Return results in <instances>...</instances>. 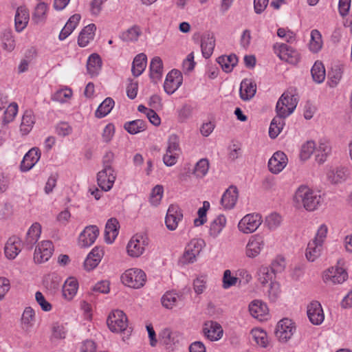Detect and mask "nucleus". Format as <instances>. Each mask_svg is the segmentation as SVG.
Returning a JSON list of instances; mask_svg holds the SVG:
<instances>
[{
    "instance_id": "1",
    "label": "nucleus",
    "mask_w": 352,
    "mask_h": 352,
    "mask_svg": "<svg viewBox=\"0 0 352 352\" xmlns=\"http://www.w3.org/2000/svg\"><path fill=\"white\" fill-rule=\"evenodd\" d=\"M294 201L309 211L318 208L321 203V196L319 192H316L307 186H300L296 191Z\"/></svg>"
},
{
    "instance_id": "2",
    "label": "nucleus",
    "mask_w": 352,
    "mask_h": 352,
    "mask_svg": "<svg viewBox=\"0 0 352 352\" xmlns=\"http://www.w3.org/2000/svg\"><path fill=\"white\" fill-rule=\"evenodd\" d=\"M113 153H107L103 160V168L97 174V183L104 191L110 190L116 181V175L111 166Z\"/></svg>"
},
{
    "instance_id": "3",
    "label": "nucleus",
    "mask_w": 352,
    "mask_h": 352,
    "mask_svg": "<svg viewBox=\"0 0 352 352\" xmlns=\"http://www.w3.org/2000/svg\"><path fill=\"white\" fill-rule=\"evenodd\" d=\"M297 104L298 100L294 91L292 89L287 90L282 94L276 103V113L282 117H288L295 110Z\"/></svg>"
},
{
    "instance_id": "4",
    "label": "nucleus",
    "mask_w": 352,
    "mask_h": 352,
    "mask_svg": "<svg viewBox=\"0 0 352 352\" xmlns=\"http://www.w3.org/2000/svg\"><path fill=\"white\" fill-rule=\"evenodd\" d=\"M146 280L144 272L138 268L129 269L121 276V280L125 285L135 289L143 287Z\"/></svg>"
},
{
    "instance_id": "5",
    "label": "nucleus",
    "mask_w": 352,
    "mask_h": 352,
    "mask_svg": "<svg viewBox=\"0 0 352 352\" xmlns=\"http://www.w3.org/2000/svg\"><path fill=\"white\" fill-rule=\"evenodd\" d=\"M107 324L111 331L118 333H122L126 330L128 319L122 311L116 309L109 314Z\"/></svg>"
},
{
    "instance_id": "6",
    "label": "nucleus",
    "mask_w": 352,
    "mask_h": 352,
    "mask_svg": "<svg viewBox=\"0 0 352 352\" xmlns=\"http://www.w3.org/2000/svg\"><path fill=\"white\" fill-rule=\"evenodd\" d=\"M347 278L348 274L346 270L339 265L328 268L322 275L323 281L327 284H342Z\"/></svg>"
},
{
    "instance_id": "7",
    "label": "nucleus",
    "mask_w": 352,
    "mask_h": 352,
    "mask_svg": "<svg viewBox=\"0 0 352 352\" xmlns=\"http://www.w3.org/2000/svg\"><path fill=\"white\" fill-rule=\"evenodd\" d=\"M274 53L283 60L291 64H296L300 60L299 53L291 46L285 43H276L274 45Z\"/></svg>"
},
{
    "instance_id": "8",
    "label": "nucleus",
    "mask_w": 352,
    "mask_h": 352,
    "mask_svg": "<svg viewBox=\"0 0 352 352\" xmlns=\"http://www.w3.org/2000/svg\"><path fill=\"white\" fill-rule=\"evenodd\" d=\"M263 222L261 214L258 213L248 214L239 222L238 228L244 234L255 232Z\"/></svg>"
},
{
    "instance_id": "9",
    "label": "nucleus",
    "mask_w": 352,
    "mask_h": 352,
    "mask_svg": "<svg viewBox=\"0 0 352 352\" xmlns=\"http://www.w3.org/2000/svg\"><path fill=\"white\" fill-rule=\"evenodd\" d=\"M205 242L201 239H193L187 243L183 254L184 263H192L196 261L197 257L199 255L205 246Z\"/></svg>"
},
{
    "instance_id": "10",
    "label": "nucleus",
    "mask_w": 352,
    "mask_h": 352,
    "mask_svg": "<svg viewBox=\"0 0 352 352\" xmlns=\"http://www.w3.org/2000/svg\"><path fill=\"white\" fill-rule=\"evenodd\" d=\"M295 331L294 323L290 319L283 318L276 325L275 336L279 341L286 342L292 337Z\"/></svg>"
},
{
    "instance_id": "11",
    "label": "nucleus",
    "mask_w": 352,
    "mask_h": 352,
    "mask_svg": "<svg viewBox=\"0 0 352 352\" xmlns=\"http://www.w3.org/2000/svg\"><path fill=\"white\" fill-rule=\"evenodd\" d=\"M146 244V238L144 236L138 234L134 235L126 246L128 254L131 257H139L144 253Z\"/></svg>"
},
{
    "instance_id": "12",
    "label": "nucleus",
    "mask_w": 352,
    "mask_h": 352,
    "mask_svg": "<svg viewBox=\"0 0 352 352\" xmlns=\"http://www.w3.org/2000/svg\"><path fill=\"white\" fill-rule=\"evenodd\" d=\"M54 252V245L50 241H43L36 247L34 260L37 263H42L47 261L52 256Z\"/></svg>"
},
{
    "instance_id": "13",
    "label": "nucleus",
    "mask_w": 352,
    "mask_h": 352,
    "mask_svg": "<svg viewBox=\"0 0 352 352\" xmlns=\"http://www.w3.org/2000/svg\"><path fill=\"white\" fill-rule=\"evenodd\" d=\"M265 245L263 236L255 234L252 236L245 246V254L248 258H254L258 256Z\"/></svg>"
},
{
    "instance_id": "14",
    "label": "nucleus",
    "mask_w": 352,
    "mask_h": 352,
    "mask_svg": "<svg viewBox=\"0 0 352 352\" xmlns=\"http://www.w3.org/2000/svg\"><path fill=\"white\" fill-rule=\"evenodd\" d=\"M183 219V212L179 206L171 204L168 208L165 223L169 230L177 229L179 223Z\"/></svg>"
},
{
    "instance_id": "15",
    "label": "nucleus",
    "mask_w": 352,
    "mask_h": 352,
    "mask_svg": "<svg viewBox=\"0 0 352 352\" xmlns=\"http://www.w3.org/2000/svg\"><path fill=\"white\" fill-rule=\"evenodd\" d=\"M183 76L177 69H173L166 75L164 83V91L169 95L173 94L182 84Z\"/></svg>"
},
{
    "instance_id": "16",
    "label": "nucleus",
    "mask_w": 352,
    "mask_h": 352,
    "mask_svg": "<svg viewBox=\"0 0 352 352\" xmlns=\"http://www.w3.org/2000/svg\"><path fill=\"white\" fill-rule=\"evenodd\" d=\"M99 234V230L96 226H87L78 236V245L82 248L91 245Z\"/></svg>"
},
{
    "instance_id": "17",
    "label": "nucleus",
    "mask_w": 352,
    "mask_h": 352,
    "mask_svg": "<svg viewBox=\"0 0 352 352\" xmlns=\"http://www.w3.org/2000/svg\"><path fill=\"white\" fill-rule=\"evenodd\" d=\"M203 333L207 339L213 342L218 341L223 337V330L218 322L208 321L204 325Z\"/></svg>"
},
{
    "instance_id": "18",
    "label": "nucleus",
    "mask_w": 352,
    "mask_h": 352,
    "mask_svg": "<svg viewBox=\"0 0 352 352\" xmlns=\"http://www.w3.org/2000/svg\"><path fill=\"white\" fill-rule=\"evenodd\" d=\"M287 161V157L283 152L274 153L268 162L270 171L274 174L280 173L286 166Z\"/></svg>"
},
{
    "instance_id": "19",
    "label": "nucleus",
    "mask_w": 352,
    "mask_h": 352,
    "mask_svg": "<svg viewBox=\"0 0 352 352\" xmlns=\"http://www.w3.org/2000/svg\"><path fill=\"white\" fill-rule=\"evenodd\" d=\"M307 313L310 322L313 324L319 325L324 320L322 305L318 301H312L308 305Z\"/></svg>"
},
{
    "instance_id": "20",
    "label": "nucleus",
    "mask_w": 352,
    "mask_h": 352,
    "mask_svg": "<svg viewBox=\"0 0 352 352\" xmlns=\"http://www.w3.org/2000/svg\"><path fill=\"white\" fill-rule=\"evenodd\" d=\"M104 254V250L102 247L96 246L88 254L84 262V267L85 270L89 272L95 269L100 263Z\"/></svg>"
},
{
    "instance_id": "21",
    "label": "nucleus",
    "mask_w": 352,
    "mask_h": 352,
    "mask_svg": "<svg viewBox=\"0 0 352 352\" xmlns=\"http://www.w3.org/2000/svg\"><path fill=\"white\" fill-rule=\"evenodd\" d=\"M250 314L260 321L267 320L269 317V309L267 305L258 300L252 301L249 305Z\"/></svg>"
},
{
    "instance_id": "22",
    "label": "nucleus",
    "mask_w": 352,
    "mask_h": 352,
    "mask_svg": "<svg viewBox=\"0 0 352 352\" xmlns=\"http://www.w3.org/2000/svg\"><path fill=\"white\" fill-rule=\"evenodd\" d=\"M41 157V152L38 148L34 147L24 155L20 165L22 172H27L32 169Z\"/></svg>"
},
{
    "instance_id": "23",
    "label": "nucleus",
    "mask_w": 352,
    "mask_h": 352,
    "mask_svg": "<svg viewBox=\"0 0 352 352\" xmlns=\"http://www.w3.org/2000/svg\"><path fill=\"white\" fill-rule=\"evenodd\" d=\"M239 191L236 186H230L223 192L221 199V204L225 210L232 209L238 200Z\"/></svg>"
},
{
    "instance_id": "24",
    "label": "nucleus",
    "mask_w": 352,
    "mask_h": 352,
    "mask_svg": "<svg viewBox=\"0 0 352 352\" xmlns=\"http://www.w3.org/2000/svg\"><path fill=\"white\" fill-rule=\"evenodd\" d=\"M42 232L41 225L35 222L29 228L25 234L23 244L27 248L31 250L39 239Z\"/></svg>"
},
{
    "instance_id": "25",
    "label": "nucleus",
    "mask_w": 352,
    "mask_h": 352,
    "mask_svg": "<svg viewBox=\"0 0 352 352\" xmlns=\"http://www.w3.org/2000/svg\"><path fill=\"white\" fill-rule=\"evenodd\" d=\"M21 250V241L19 237L12 236L10 237L4 248L6 256L8 259H14Z\"/></svg>"
},
{
    "instance_id": "26",
    "label": "nucleus",
    "mask_w": 352,
    "mask_h": 352,
    "mask_svg": "<svg viewBox=\"0 0 352 352\" xmlns=\"http://www.w3.org/2000/svg\"><path fill=\"white\" fill-rule=\"evenodd\" d=\"M119 222L116 218L109 219L104 229V240L107 243H112L119 233Z\"/></svg>"
},
{
    "instance_id": "27",
    "label": "nucleus",
    "mask_w": 352,
    "mask_h": 352,
    "mask_svg": "<svg viewBox=\"0 0 352 352\" xmlns=\"http://www.w3.org/2000/svg\"><path fill=\"white\" fill-rule=\"evenodd\" d=\"M256 85L251 80L245 78L241 82L239 94L243 100H250L256 94Z\"/></svg>"
},
{
    "instance_id": "28",
    "label": "nucleus",
    "mask_w": 352,
    "mask_h": 352,
    "mask_svg": "<svg viewBox=\"0 0 352 352\" xmlns=\"http://www.w3.org/2000/svg\"><path fill=\"white\" fill-rule=\"evenodd\" d=\"M102 59L98 54H91L87 62V73L91 77L97 76L102 69Z\"/></svg>"
},
{
    "instance_id": "29",
    "label": "nucleus",
    "mask_w": 352,
    "mask_h": 352,
    "mask_svg": "<svg viewBox=\"0 0 352 352\" xmlns=\"http://www.w3.org/2000/svg\"><path fill=\"white\" fill-rule=\"evenodd\" d=\"M21 328L25 332H30L33 328L36 321L34 310L30 307H25L21 316Z\"/></svg>"
},
{
    "instance_id": "30",
    "label": "nucleus",
    "mask_w": 352,
    "mask_h": 352,
    "mask_svg": "<svg viewBox=\"0 0 352 352\" xmlns=\"http://www.w3.org/2000/svg\"><path fill=\"white\" fill-rule=\"evenodd\" d=\"M215 46V40L214 35L210 33H206L202 38L201 43V48L203 56L208 58L213 53Z\"/></svg>"
},
{
    "instance_id": "31",
    "label": "nucleus",
    "mask_w": 352,
    "mask_h": 352,
    "mask_svg": "<svg viewBox=\"0 0 352 352\" xmlns=\"http://www.w3.org/2000/svg\"><path fill=\"white\" fill-rule=\"evenodd\" d=\"M96 30L94 23H89L80 32L78 39V43L80 47H86L95 36Z\"/></svg>"
},
{
    "instance_id": "32",
    "label": "nucleus",
    "mask_w": 352,
    "mask_h": 352,
    "mask_svg": "<svg viewBox=\"0 0 352 352\" xmlns=\"http://www.w3.org/2000/svg\"><path fill=\"white\" fill-rule=\"evenodd\" d=\"M78 289V281L74 278H69L63 286V296L67 300H71L76 296Z\"/></svg>"
},
{
    "instance_id": "33",
    "label": "nucleus",
    "mask_w": 352,
    "mask_h": 352,
    "mask_svg": "<svg viewBox=\"0 0 352 352\" xmlns=\"http://www.w3.org/2000/svg\"><path fill=\"white\" fill-rule=\"evenodd\" d=\"M331 147L329 141L320 140L318 146H316V158L319 163H323L331 153Z\"/></svg>"
},
{
    "instance_id": "34",
    "label": "nucleus",
    "mask_w": 352,
    "mask_h": 352,
    "mask_svg": "<svg viewBox=\"0 0 352 352\" xmlns=\"http://www.w3.org/2000/svg\"><path fill=\"white\" fill-rule=\"evenodd\" d=\"M35 123L34 113L31 110L25 111L20 126V131L23 135H27L32 129Z\"/></svg>"
},
{
    "instance_id": "35",
    "label": "nucleus",
    "mask_w": 352,
    "mask_h": 352,
    "mask_svg": "<svg viewBox=\"0 0 352 352\" xmlns=\"http://www.w3.org/2000/svg\"><path fill=\"white\" fill-rule=\"evenodd\" d=\"M147 58L146 54L141 53L138 54L133 59L131 72L133 76H140L146 67Z\"/></svg>"
},
{
    "instance_id": "36",
    "label": "nucleus",
    "mask_w": 352,
    "mask_h": 352,
    "mask_svg": "<svg viewBox=\"0 0 352 352\" xmlns=\"http://www.w3.org/2000/svg\"><path fill=\"white\" fill-rule=\"evenodd\" d=\"M322 250V245L311 240L307 245L305 253L306 258L308 261L313 262L320 256Z\"/></svg>"
},
{
    "instance_id": "37",
    "label": "nucleus",
    "mask_w": 352,
    "mask_h": 352,
    "mask_svg": "<svg viewBox=\"0 0 352 352\" xmlns=\"http://www.w3.org/2000/svg\"><path fill=\"white\" fill-rule=\"evenodd\" d=\"M285 118L277 114L272 119L269 129V135L271 138L274 139L280 133L285 124Z\"/></svg>"
},
{
    "instance_id": "38",
    "label": "nucleus",
    "mask_w": 352,
    "mask_h": 352,
    "mask_svg": "<svg viewBox=\"0 0 352 352\" xmlns=\"http://www.w3.org/2000/svg\"><path fill=\"white\" fill-rule=\"evenodd\" d=\"M163 64L161 58L154 57L150 64L151 78L156 83L162 76Z\"/></svg>"
},
{
    "instance_id": "39",
    "label": "nucleus",
    "mask_w": 352,
    "mask_h": 352,
    "mask_svg": "<svg viewBox=\"0 0 352 352\" xmlns=\"http://www.w3.org/2000/svg\"><path fill=\"white\" fill-rule=\"evenodd\" d=\"M124 129L130 134L135 135L146 129V123L141 119L126 122L124 124Z\"/></svg>"
},
{
    "instance_id": "40",
    "label": "nucleus",
    "mask_w": 352,
    "mask_h": 352,
    "mask_svg": "<svg viewBox=\"0 0 352 352\" xmlns=\"http://www.w3.org/2000/svg\"><path fill=\"white\" fill-rule=\"evenodd\" d=\"M217 63L226 72H230L238 63V58L235 54L221 56L217 58Z\"/></svg>"
},
{
    "instance_id": "41",
    "label": "nucleus",
    "mask_w": 352,
    "mask_h": 352,
    "mask_svg": "<svg viewBox=\"0 0 352 352\" xmlns=\"http://www.w3.org/2000/svg\"><path fill=\"white\" fill-rule=\"evenodd\" d=\"M273 272L270 267L262 265L257 270L256 278L257 281L262 285H266L270 281L272 282Z\"/></svg>"
},
{
    "instance_id": "42",
    "label": "nucleus",
    "mask_w": 352,
    "mask_h": 352,
    "mask_svg": "<svg viewBox=\"0 0 352 352\" xmlns=\"http://www.w3.org/2000/svg\"><path fill=\"white\" fill-rule=\"evenodd\" d=\"M181 300V296L173 292L170 291L166 292L161 298V302L163 305L166 309H172L173 307L176 306L177 302Z\"/></svg>"
},
{
    "instance_id": "43",
    "label": "nucleus",
    "mask_w": 352,
    "mask_h": 352,
    "mask_svg": "<svg viewBox=\"0 0 352 352\" xmlns=\"http://www.w3.org/2000/svg\"><path fill=\"white\" fill-rule=\"evenodd\" d=\"M226 224V218L223 214L217 216L210 223V234L214 237L217 236Z\"/></svg>"
},
{
    "instance_id": "44",
    "label": "nucleus",
    "mask_w": 352,
    "mask_h": 352,
    "mask_svg": "<svg viewBox=\"0 0 352 352\" xmlns=\"http://www.w3.org/2000/svg\"><path fill=\"white\" fill-rule=\"evenodd\" d=\"M309 49L313 53H318L322 47V40L320 32L317 30H313L310 34Z\"/></svg>"
},
{
    "instance_id": "45",
    "label": "nucleus",
    "mask_w": 352,
    "mask_h": 352,
    "mask_svg": "<svg viewBox=\"0 0 352 352\" xmlns=\"http://www.w3.org/2000/svg\"><path fill=\"white\" fill-rule=\"evenodd\" d=\"M250 335L252 340L254 341L257 345L264 348L267 346V336L266 332L263 330L258 328L253 329L250 332Z\"/></svg>"
},
{
    "instance_id": "46",
    "label": "nucleus",
    "mask_w": 352,
    "mask_h": 352,
    "mask_svg": "<svg viewBox=\"0 0 352 352\" xmlns=\"http://www.w3.org/2000/svg\"><path fill=\"white\" fill-rule=\"evenodd\" d=\"M114 100L111 98H107L98 107L96 111V116L102 118L108 115L114 107Z\"/></svg>"
},
{
    "instance_id": "47",
    "label": "nucleus",
    "mask_w": 352,
    "mask_h": 352,
    "mask_svg": "<svg viewBox=\"0 0 352 352\" xmlns=\"http://www.w3.org/2000/svg\"><path fill=\"white\" fill-rule=\"evenodd\" d=\"M311 73L314 80L317 83L322 82L325 79V69L321 62L316 61L313 65Z\"/></svg>"
},
{
    "instance_id": "48",
    "label": "nucleus",
    "mask_w": 352,
    "mask_h": 352,
    "mask_svg": "<svg viewBox=\"0 0 352 352\" xmlns=\"http://www.w3.org/2000/svg\"><path fill=\"white\" fill-rule=\"evenodd\" d=\"M209 161L206 158L199 160L195 164L193 174L198 178H202L206 175L209 170Z\"/></svg>"
},
{
    "instance_id": "49",
    "label": "nucleus",
    "mask_w": 352,
    "mask_h": 352,
    "mask_svg": "<svg viewBox=\"0 0 352 352\" xmlns=\"http://www.w3.org/2000/svg\"><path fill=\"white\" fill-rule=\"evenodd\" d=\"M142 31L140 27L137 25H133L126 31L122 33L120 37L124 41H135L141 34Z\"/></svg>"
},
{
    "instance_id": "50",
    "label": "nucleus",
    "mask_w": 352,
    "mask_h": 352,
    "mask_svg": "<svg viewBox=\"0 0 352 352\" xmlns=\"http://www.w3.org/2000/svg\"><path fill=\"white\" fill-rule=\"evenodd\" d=\"M346 177V170L344 168H336L331 170L327 173L328 179L334 184L344 181Z\"/></svg>"
},
{
    "instance_id": "51",
    "label": "nucleus",
    "mask_w": 352,
    "mask_h": 352,
    "mask_svg": "<svg viewBox=\"0 0 352 352\" xmlns=\"http://www.w3.org/2000/svg\"><path fill=\"white\" fill-rule=\"evenodd\" d=\"M3 48L8 51L12 52L15 47V41L12 35L10 30H5L1 38Z\"/></svg>"
},
{
    "instance_id": "52",
    "label": "nucleus",
    "mask_w": 352,
    "mask_h": 352,
    "mask_svg": "<svg viewBox=\"0 0 352 352\" xmlns=\"http://www.w3.org/2000/svg\"><path fill=\"white\" fill-rule=\"evenodd\" d=\"M280 294L281 289L280 283L276 281L271 282L267 292L268 299L271 302H276L280 296Z\"/></svg>"
},
{
    "instance_id": "53",
    "label": "nucleus",
    "mask_w": 352,
    "mask_h": 352,
    "mask_svg": "<svg viewBox=\"0 0 352 352\" xmlns=\"http://www.w3.org/2000/svg\"><path fill=\"white\" fill-rule=\"evenodd\" d=\"M164 188L162 185H156L151 190L149 201L153 206H158L163 197Z\"/></svg>"
},
{
    "instance_id": "54",
    "label": "nucleus",
    "mask_w": 352,
    "mask_h": 352,
    "mask_svg": "<svg viewBox=\"0 0 352 352\" xmlns=\"http://www.w3.org/2000/svg\"><path fill=\"white\" fill-rule=\"evenodd\" d=\"M72 96V91L71 89L65 87L57 90L52 96V99L59 102H65Z\"/></svg>"
},
{
    "instance_id": "55",
    "label": "nucleus",
    "mask_w": 352,
    "mask_h": 352,
    "mask_svg": "<svg viewBox=\"0 0 352 352\" xmlns=\"http://www.w3.org/2000/svg\"><path fill=\"white\" fill-rule=\"evenodd\" d=\"M210 208V203L207 201L203 202V206L199 208L197 214L198 217L194 220V225L195 226H200L204 225L206 221V213Z\"/></svg>"
},
{
    "instance_id": "56",
    "label": "nucleus",
    "mask_w": 352,
    "mask_h": 352,
    "mask_svg": "<svg viewBox=\"0 0 352 352\" xmlns=\"http://www.w3.org/2000/svg\"><path fill=\"white\" fill-rule=\"evenodd\" d=\"M316 150V144L314 141H307L304 143L300 149V156L301 160H308Z\"/></svg>"
},
{
    "instance_id": "57",
    "label": "nucleus",
    "mask_w": 352,
    "mask_h": 352,
    "mask_svg": "<svg viewBox=\"0 0 352 352\" xmlns=\"http://www.w3.org/2000/svg\"><path fill=\"white\" fill-rule=\"evenodd\" d=\"M239 278L232 274V272L230 270H226L223 272L222 278V287L223 289H227L232 286H234Z\"/></svg>"
},
{
    "instance_id": "58",
    "label": "nucleus",
    "mask_w": 352,
    "mask_h": 352,
    "mask_svg": "<svg viewBox=\"0 0 352 352\" xmlns=\"http://www.w3.org/2000/svg\"><path fill=\"white\" fill-rule=\"evenodd\" d=\"M51 340L64 339L66 336V331L63 324L58 322H54L52 324Z\"/></svg>"
},
{
    "instance_id": "59",
    "label": "nucleus",
    "mask_w": 352,
    "mask_h": 352,
    "mask_svg": "<svg viewBox=\"0 0 352 352\" xmlns=\"http://www.w3.org/2000/svg\"><path fill=\"white\" fill-rule=\"evenodd\" d=\"M282 217L278 213H272L265 218V224L270 230H275L280 226Z\"/></svg>"
},
{
    "instance_id": "60",
    "label": "nucleus",
    "mask_w": 352,
    "mask_h": 352,
    "mask_svg": "<svg viewBox=\"0 0 352 352\" xmlns=\"http://www.w3.org/2000/svg\"><path fill=\"white\" fill-rule=\"evenodd\" d=\"M48 6L44 2H40L37 4L33 13V18L35 20L43 21L46 19Z\"/></svg>"
},
{
    "instance_id": "61",
    "label": "nucleus",
    "mask_w": 352,
    "mask_h": 352,
    "mask_svg": "<svg viewBox=\"0 0 352 352\" xmlns=\"http://www.w3.org/2000/svg\"><path fill=\"white\" fill-rule=\"evenodd\" d=\"M285 260L283 256L276 257L271 263L270 270L274 274L282 272L285 267Z\"/></svg>"
},
{
    "instance_id": "62",
    "label": "nucleus",
    "mask_w": 352,
    "mask_h": 352,
    "mask_svg": "<svg viewBox=\"0 0 352 352\" xmlns=\"http://www.w3.org/2000/svg\"><path fill=\"white\" fill-rule=\"evenodd\" d=\"M207 276L201 275L197 277L193 282V288L197 294H202L206 289Z\"/></svg>"
},
{
    "instance_id": "63",
    "label": "nucleus",
    "mask_w": 352,
    "mask_h": 352,
    "mask_svg": "<svg viewBox=\"0 0 352 352\" xmlns=\"http://www.w3.org/2000/svg\"><path fill=\"white\" fill-rule=\"evenodd\" d=\"M166 149L180 154L181 148L179 146V138L178 135L176 134H171L169 135Z\"/></svg>"
},
{
    "instance_id": "64",
    "label": "nucleus",
    "mask_w": 352,
    "mask_h": 352,
    "mask_svg": "<svg viewBox=\"0 0 352 352\" xmlns=\"http://www.w3.org/2000/svg\"><path fill=\"white\" fill-rule=\"evenodd\" d=\"M18 112V105L16 102L11 103L4 112L3 121L9 123L13 120Z\"/></svg>"
}]
</instances>
